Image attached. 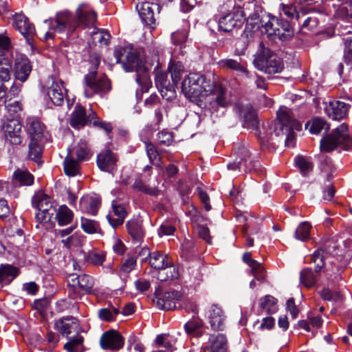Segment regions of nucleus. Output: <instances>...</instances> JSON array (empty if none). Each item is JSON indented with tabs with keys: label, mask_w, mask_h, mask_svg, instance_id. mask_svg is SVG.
I'll return each instance as SVG.
<instances>
[{
	"label": "nucleus",
	"mask_w": 352,
	"mask_h": 352,
	"mask_svg": "<svg viewBox=\"0 0 352 352\" xmlns=\"http://www.w3.org/2000/svg\"><path fill=\"white\" fill-rule=\"evenodd\" d=\"M182 91L185 97L201 108L212 111L216 107H226L230 100L226 91L220 85L208 80L199 74H190L182 83Z\"/></svg>",
	"instance_id": "nucleus-1"
},
{
	"label": "nucleus",
	"mask_w": 352,
	"mask_h": 352,
	"mask_svg": "<svg viewBox=\"0 0 352 352\" xmlns=\"http://www.w3.org/2000/svg\"><path fill=\"white\" fill-rule=\"evenodd\" d=\"M97 21L96 12L88 5L80 4L76 11V16L73 17L68 11L58 13L54 19L45 21L49 23L50 29L61 33L64 32H74L77 28H95Z\"/></svg>",
	"instance_id": "nucleus-2"
},
{
	"label": "nucleus",
	"mask_w": 352,
	"mask_h": 352,
	"mask_svg": "<svg viewBox=\"0 0 352 352\" xmlns=\"http://www.w3.org/2000/svg\"><path fill=\"white\" fill-rule=\"evenodd\" d=\"M116 63L122 65L126 72L135 70L137 82L142 87V91L147 92L151 87V81L147 70L142 67L138 53L131 48L118 47L114 50Z\"/></svg>",
	"instance_id": "nucleus-3"
},
{
	"label": "nucleus",
	"mask_w": 352,
	"mask_h": 352,
	"mask_svg": "<svg viewBox=\"0 0 352 352\" xmlns=\"http://www.w3.org/2000/svg\"><path fill=\"white\" fill-rule=\"evenodd\" d=\"M56 329L63 336L69 337L70 334L76 333V336L64 345V349L69 352H84V338L78 335L81 328L78 320L74 317H66L55 322Z\"/></svg>",
	"instance_id": "nucleus-4"
},
{
	"label": "nucleus",
	"mask_w": 352,
	"mask_h": 352,
	"mask_svg": "<svg viewBox=\"0 0 352 352\" xmlns=\"http://www.w3.org/2000/svg\"><path fill=\"white\" fill-rule=\"evenodd\" d=\"M277 118L278 121L277 122H272L269 125L267 131L259 136L263 145L269 143L272 144L270 142L273 139L272 136L274 132L280 131L284 133V130H286L287 128L296 131L301 129L300 123L294 118L290 109L287 108L280 109L277 112Z\"/></svg>",
	"instance_id": "nucleus-5"
},
{
	"label": "nucleus",
	"mask_w": 352,
	"mask_h": 352,
	"mask_svg": "<svg viewBox=\"0 0 352 352\" xmlns=\"http://www.w3.org/2000/svg\"><path fill=\"white\" fill-rule=\"evenodd\" d=\"M338 147L352 151V137L349 135V125L343 123L320 141L322 151L331 152Z\"/></svg>",
	"instance_id": "nucleus-6"
},
{
	"label": "nucleus",
	"mask_w": 352,
	"mask_h": 352,
	"mask_svg": "<svg viewBox=\"0 0 352 352\" xmlns=\"http://www.w3.org/2000/svg\"><path fill=\"white\" fill-rule=\"evenodd\" d=\"M254 66L268 74L280 73L283 69L281 59L260 42L258 50L254 60Z\"/></svg>",
	"instance_id": "nucleus-7"
},
{
	"label": "nucleus",
	"mask_w": 352,
	"mask_h": 352,
	"mask_svg": "<svg viewBox=\"0 0 352 352\" xmlns=\"http://www.w3.org/2000/svg\"><path fill=\"white\" fill-rule=\"evenodd\" d=\"M99 64L100 58L97 56L95 58L94 70L89 72L85 76L84 80L86 85L85 96L87 98H90L94 94L102 96L111 89L110 81L105 75L98 76L96 69Z\"/></svg>",
	"instance_id": "nucleus-8"
},
{
	"label": "nucleus",
	"mask_w": 352,
	"mask_h": 352,
	"mask_svg": "<svg viewBox=\"0 0 352 352\" xmlns=\"http://www.w3.org/2000/svg\"><path fill=\"white\" fill-rule=\"evenodd\" d=\"M32 202L33 206L38 210L36 214V219L39 223L50 221L56 211L51 198L43 192L35 194Z\"/></svg>",
	"instance_id": "nucleus-9"
},
{
	"label": "nucleus",
	"mask_w": 352,
	"mask_h": 352,
	"mask_svg": "<svg viewBox=\"0 0 352 352\" xmlns=\"http://www.w3.org/2000/svg\"><path fill=\"white\" fill-rule=\"evenodd\" d=\"M94 118L96 113L91 109L86 110L81 104L78 103L70 115L69 124L72 127L79 129L91 124Z\"/></svg>",
	"instance_id": "nucleus-10"
},
{
	"label": "nucleus",
	"mask_w": 352,
	"mask_h": 352,
	"mask_svg": "<svg viewBox=\"0 0 352 352\" xmlns=\"http://www.w3.org/2000/svg\"><path fill=\"white\" fill-rule=\"evenodd\" d=\"M181 294L176 291L162 292L160 287L156 289L154 304L160 309L173 310L177 307V303L181 298Z\"/></svg>",
	"instance_id": "nucleus-11"
},
{
	"label": "nucleus",
	"mask_w": 352,
	"mask_h": 352,
	"mask_svg": "<svg viewBox=\"0 0 352 352\" xmlns=\"http://www.w3.org/2000/svg\"><path fill=\"white\" fill-rule=\"evenodd\" d=\"M2 131L5 140L12 145H19L21 144L23 135L22 125L16 119L8 120L2 125Z\"/></svg>",
	"instance_id": "nucleus-12"
},
{
	"label": "nucleus",
	"mask_w": 352,
	"mask_h": 352,
	"mask_svg": "<svg viewBox=\"0 0 352 352\" xmlns=\"http://www.w3.org/2000/svg\"><path fill=\"white\" fill-rule=\"evenodd\" d=\"M68 285L70 290L74 292L72 298H76V294L80 291L90 292L94 286V279L89 275L82 274H72L67 278Z\"/></svg>",
	"instance_id": "nucleus-13"
},
{
	"label": "nucleus",
	"mask_w": 352,
	"mask_h": 352,
	"mask_svg": "<svg viewBox=\"0 0 352 352\" xmlns=\"http://www.w3.org/2000/svg\"><path fill=\"white\" fill-rule=\"evenodd\" d=\"M263 12L261 0H252L247 4H244L243 10L240 11L243 13V17L248 16L247 23L252 28L259 29L262 21L260 19V13Z\"/></svg>",
	"instance_id": "nucleus-14"
},
{
	"label": "nucleus",
	"mask_w": 352,
	"mask_h": 352,
	"mask_svg": "<svg viewBox=\"0 0 352 352\" xmlns=\"http://www.w3.org/2000/svg\"><path fill=\"white\" fill-rule=\"evenodd\" d=\"M338 248V245L333 239H329L325 241L324 245L316 250L311 256V263L316 264V271H320L324 266V260L327 258V255L336 253V250Z\"/></svg>",
	"instance_id": "nucleus-15"
},
{
	"label": "nucleus",
	"mask_w": 352,
	"mask_h": 352,
	"mask_svg": "<svg viewBox=\"0 0 352 352\" xmlns=\"http://www.w3.org/2000/svg\"><path fill=\"white\" fill-rule=\"evenodd\" d=\"M160 8L159 4L148 1L139 3L136 5V9L142 22L150 26L152 29L155 28V12H157V13H160Z\"/></svg>",
	"instance_id": "nucleus-16"
},
{
	"label": "nucleus",
	"mask_w": 352,
	"mask_h": 352,
	"mask_svg": "<svg viewBox=\"0 0 352 352\" xmlns=\"http://www.w3.org/2000/svg\"><path fill=\"white\" fill-rule=\"evenodd\" d=\"M243 23V13L240 11L229 12L219 19V30L230 32L234 29L239 28Z\"/></svg>",
	"instance_id": "nucleus-17"
},
{
	"label": "nucleus",
	"mask_w": 352,
	"mask_h": 352,
	"mask_svg": "<svg viewBox=\"0 0 352 352\" xmlns=\"http://www.w3.org/2000/svg\"><path fill=\"white\" fill-rule=\"evenodd\" d=\"M25 129L30 141H43L45 126L38 118H28L25 120Z\"/></svg>",
	"instance_id": "nucleus-18"
},
{
	"label": "nucleus",
	"mask_w": 352,
	"mask_h": 352,
	"mask_svg": "<svg viewBox=\"0 0 352 352\" xmlns=\"http://www.w3.org/2000/svg\"><path fill=\"white\" fill-rule=\"evenodd\" d=\"M124 338L117 331L111 329L104 333L100 340L101 347L105 350H119L124 346Z\"/></svg>",
	"instance_id": "nucleus-19"
},
{
	"label": "nucleus",
	"mask_w": 352,
	"mask_h": 352,
	"mask_svg": "<svg viewBox=\"0 0 352 352\" xmlns=\"http://www.w3.org/2000/svg\"><path fill=\"white\" fill-rule=\"evenodd\" d=\"M320 167L321 170L322 172H324L327 173V179L325 181V184H324V195L323 198L325 200L330 201L332 199V198L334 196L336 190L333 185V184L331 182V178L332 177L331 171V160L329 158H328L327 156L321 155L320 157Z\"/></svg>",
	"instance_id": "nucleus-20"
},
{
	"label": "nucleus",
	"mask_w": 352,
	"mask_h": 352,
	"mask_svg": "<svg viewBox=\"0 0 352 352\" xmlns=\"http://www.w3.org/2000/svg\"><path fill=\"white\" fill-rule=\"evenodd\" d=\"M155 84L164 99L169 100L175 97V87L176 85L168 80V74L157 72L155 76Z\"/></svg>",
	"instance_id": "nucleus-21"
},
{
	"label": "nucleus",
	"mask_w": 352,
	"mask_h": 352,
	"mask_svg": "<svg viewBox=\"0 0 352 352\" xmlns=\"http://www.w3.org/2000/svg\"><path fill=\"white\" fill-rule=\"evenodd\" d=\"M13 25L30 43L35 33V28L28 17L21 14H15L13 18Z\"/></svg>",
	"instance_id": "nucleus-22"
},
{
	"label": "nucleus",
	"mask_w": 352,
	"mask_h": 352,
	"mask_svg": "<svg viewBox=\"0 0 352 352\" xmlns=\"http://www.w3.org/2000/svg\"><path fill=\"white\" fill-rule=\"evenodd\" d=\"M117 156L111 150L105 149L97 156L98 167L102 171L112 173L116 169Z\"/></svg>",
	"instance_id": "nucleus-23"
},
{
	"label": "nucleus",
	"mask_w": 352,
	"mask_h": 352,
	"mask_svg": "<svg viewBox=\"0 0 352 352\" xmlns=\"http://www.w3.org/2000/svg\"><path fill=\"white\" fill-rule=\"evenodd\" d=\"M350 105L340 100H333L326 106L324 111L333 120H340L347 117Z\"/></svg>",
	"instance_id": "nucleus-24"
},
{
	"label": "nucleus",
	"mask_w": 352,
	"mask_h": 352,
	"mask_svg": "<svg viewBox=\"0 0 352 352\" xmlns=\"http://www.w3.org/2000/svg\"><path fill=\"white\" fill-rule=\"evenodd\" d=\"M208 322L213 330H223L226 316L221 307L213 304L208 311Z\"/></svg>",
	"instance_id": "nucleus-25"
},
{
	"label": "nucleus",
	"mask_w": 352,
	"mask_h": 352,
	"mask_svg": "<svg viewBox=\"0 0 352 352\" xmlns=\"http://www.w3.org/2000/svg\"><path fill=\"white\" fill-rule=\"evenodd\" d=\"M237 158L232 163L228 164V168L232 170H238L239 172L251 171L252 168L248 167L247 162L250 159V153L248 148L245 146L239 148L236 153Z\"/></svg>",
	"instance_id": "nucleus-26"
},
{
	"label": "nucleus",
	"mask_w": 352,
	"mask_h": 352,
	"mask_svg": "<svg viewBox=\"0 0 352 352\" xmlns=\"http://www.w3.org/2000/svg\"><path fill=\"white\" fill-rule=\"evenodd\" d=\"M112 212L116 218H113L111 214H109L107 216V218L111 226L113 228H116L123 224L124 219L127 215V212L125 206L122 204H119L116 201H112Z\"/></svg>",
	"instance_id": "nucleus-27"
},
{
	"label": "nucleus",
	"mask_w": 352,
	"mask_h": 352,
	"mask_svg": "<svg viewBox=\"0 0 352 352\" xmlns=\"http://www.w3.org/2000/svg\"><path fill=\"white\" fill-rule=\"evenodd\" d=\"M32 71L30 60L26 57L17 58L15 61L14 74L16 78L23 82Z\"/></svg>",
	"instance_id": "nucleus-28"
},
{
	"label": "nucleus",
	"mask_w": 352,
	"mask_h": 352,
	"mask_svg": "<svg viewBox=\"0 0 352 352\" xmlns=\"http://www.w3.org/2000/svg\"><path fill=\"white\" fill-rule=\"evenodd\" d=\"M235 108L240 117L243 119L247 127L254 126L256 124V114L251 105H241L238 104L236 105Z\"/></svg>",
	"instance_id": "nucleus-29"
},
{
	"label": "nucleus",
	"mask_w": 352,
	"mask_h": 352,
	"mask_svg": "<svg viewBox=\"0 0 352 352\" xmlns=\"http://www.w3.org/2000/svg\"><path fill=\"white\" fill-rule=\"evenodd\" d=\"M208 344L204 351L210 350V352H226L227 351V340L221 333L211 335L208 340Z\"/></svg>",
	"instance_id": "nucleus-30"
},
{
	"label": "nucleus",
	"mask_w": 352,
	"mask_h": 352,
	"mask_svg": "<svg viewBox=\"0 0 352 352\" xmlns=\"http://www.w3.org/2000/svg\"><path fill=\"white\" fill-rule=\"evenodd\" d=\"M100 204L99 199L88 195L82 197L80 200V210L83 212L92 215L97 214Z\"/></svg>",
	"instance_id": "nucleus-31"
},
{
	"label": "nucleus",
	"mask_w": 352,
	"mask_h": 352,
	"mask_svg": "<svg viewBox=\"0 0 352 352\" xmlns=\"http://www.w3.org/2000/svg\"><path fill=\"white\" fill-rule=\"evenodd\" d=\"M294 31L287 21L278 20V26L276 27L273 34L276 36L281 41H286L294 36Z\"/></svg>",
	"instance_id": "nucleus-32"
},
{
	"label": "nucleus",
	"mask_w": 352,
	"mask_h": 352,
	"mask_svg": "<svg viewBox=\"0 0 352 352\" xmlns=\"http://www.w3.org/2000/svg\"><path fill=\"white\" fill-rule=\"evenodd\" d=\"M171 263V260L166 254L157 252L149 254V264L155 270L162 271Z\"/></svg>",
	"instance_id": "nucleus-33"
},
{
	"label": "nucleus",
	"mask_w": 352,
	"mask_h": 352,
	"mask_svg": "<svg viewBox=\"0 0 352 352\" xmlns=\"http://www.w3.org/2000/svg\"><path fill=\"white\" fill-rule=\"evenodd\" d=\"M13 180L21 186H32L34 177L26 168H17L13 173Z\"/></svg>",
	"instance_id": "nucleus-34"
},
{
	"label": "nucleus",
	"mask_w": 352,
	"mask_h": 352,
	"mask_svg": "<svg viewBox=\"0 0 352 352\" xmlns=\"http://www.w3.org/2000/svg\"><path fill=\"white\" fill-rule=\"evenodd\" d=\"M19 273L17 267L9 264L0 266V283L9 284Z\"/></svg>",
	"instance_id": "nucleus-35"
},
{
	"label": "nucleus",
	"mask_w": 352,
	"mask_h": 352,
	"mask_svg": "<svg viewBox=\"0 0 352 352\" xmlns=\"http://www.w3.org/2000/svg\"><path fill=\"white\" fill-rule=\"evenodd\" d=\"M47 94L52 102L56 106H61L64 102V94L63 93L62 86L57 82H53L48 87Z\"/></svg>",
	"instance_id": "nucleus-36"
},
{
	"label": "nucleus",
	"mask_w": 352,
	"mask_h": 352,
	"mask_svg": "<svg viewBox=\"0 0 352 352\" xmlns=\"http://www.w3.org/2000/svg\"><path fill=\"white\" fill-rule=\"evenodd\" d=\"M80 164L78 160L74 159L72 152H68L64 160V171L69 177H74L80 173Z\"/></svg>",
	"instance_id": "nucleus-37"
},
{
	"label": "nucleus",
	"mask_w": 352,
	"mask_h": 352,
	"mask_svg": "<svg viewBox=\"0 0 352 352\" xmlns=\"http://www.w3.org/2000/svg\"><path fill=\"white\" fill-rule=\"evenodd\" d=\"M129 234L136 243H140L144 237L142 225L136 220L129 221L126 223Z\"/></svg>",
	"instance_id": "nucleus-38"
},
{
	"label": "nucleus",
	"mask_w": 352,
	"mask_h": 352,
	"mask_svg": "<svg viewBox=\"0 0 352 352\" xmlns=\"http://www.w3.org/2000/svg\"><path fill=\"white\" fill-rule=\"evenodd\" d=\"M320 271L316 272V269L314 272L311 268L307 267L302 270L300 272V281L306 287H311L314 286L318 280V273Z\"/></svg>",
	"instance_id": "nucleus-39"
},
{
	"label": "nucleus",
	"mask_w": 352,
	"mask_h": 352,
	"mask_svg": "<svg viewBox=\"0 0 352 352\" xmlns=\"http://www.w3.org/2000/svg\"><path fill=\"white\" fill-rule=\"evenodd\" d=\"M202 321L199 319H192L186 323L184 329L188 336L199 338L203 335Z\"/></svg>",
	"instance_id": "nucleus-40"
},
{
	"label": "nucleus",
	"mask_w": 352,
	"mask_h": 352,
	"mask_svg": "<svg viewBox=\"0 0 352 352\" xmlns=\"http://www.w3.org/2000/svg\"><path fill=\"white\" fill-rule=\"evenodd\" d=\"M54 214L59 226L69 224L74 216L73 212L65 205L60 206Z\"/></svg>",
	"instance_id": "nucleus-41"
},
{
	"label": "nucleus",
	"mask_w": 352,
	"mask_h": 352,
	"mask_svg": "<svg viewBox=\"0 0 352 352\" xmlns=\"http://www.w3.org/2000/svg\"><path fill=\"white\" fill-rule=\"evenodd\" d=\"M144 144L146 154L151 163L162 169V166L161 163V157L160 156V154L155 145L148 141L144 142Z\"/></svg>",
	"instance_id": "nucleus-42"
},
{
	"label": "nucleus",
	"mask_w": 352,
	"mask_h": 352,
	"mask_svg": "<svg viewBox=\"0 0 352 352\" xmlns=\"http://www.w3.org/2000/svg\"><path fill=\"white\" fill-rule=\"evenodd\" d=\"M69 152H72L73 157L76 155L78 161L88 160L91 156L89 149L85 140H80L78 145Z\"/></svg>",
	"instance_id": "nucleus-43"
},
{
	"label": "nucleus",
	"mask_w": 352,
	"mask_h": 352,
	"mask_svg": "<svg viewBox=\"0 0 352 352\" xmlns=\"http://www.w3.org/2000/svg\"><path fill=\"white\" fill-rule=\"evenodd\" d=\"M43 141H30L28 144L29 159L38 162L42 154Z\"/></svg>",
	"instance_id": "nucleus-44"
},
{
	"label": "nucleus",
	"mask_w": 352,
	"mask_h": 352,
	"mask_svg": "<svg viewBox=\"0 0 352 352\" xmlns=\"http://www.w3.org/2000/svg\"><path fill=\"white\" fill-rule=\"evenodd\" d=\"M309 131L313 134H318L320 131L325 129H328L329 126L326 121L318 117L314 118L311 120L306 124V128H308Z\"/></svg>",
	"instance_id": "nucleus-45"
},
{
	"label": "nucleus",
	"mask_w": 352,
	"mask_h": 352,
	"mask_svg": "<svg viewBox=\"0 0 352 352\" xmlns=\"http://www.w3.org/2000/svg\"><path fill=\"white\" fill-rule=\"evenodd\" d=\"M277 300L270 295H267L259 300L260 307L267 314H273L276 311Z\"/></svg>",
	"instance_id": "nucleus-46"
},
{
	"label": "nucleus",
	"mask_w": 352,
	"mask_h": 352,
	"mask_svg": "<svg viewBox=\"0 0 352 352\" xmlns=\"http://www.w3.org/2000/svg\"><path fill=\"white\" fill-rule=\"evenodd\" d=\"M221 67L228 68L241 73L244 74L247 77H249V72L246 67L243 65L240 64L235 60L233 59H225L219 62Z\"/></svg>",
	"instance_id": "nucleus-47"
},
{
	"label": "nucleus",
	"mask_w": 352,
	"mask_h": 352,
	"mask_svg": "<svg viewBox=\"0 0 352 352\" xmlns=\"http://www.w3.org/2000/svg\"><path fill=\"white\" fill-rule=\"evenodd\" d=\"M91 36L94 44L98 43L100 45H107L111 38L110 34L103 29H98L91 33Z\"/></svg>",
	"instance_id": "nucleus-48"
},
{
	"label": "nucleus",
	"mask_w": 352,
	"mask_h": 352,
	"mask_svg": "<svg viewBox=\"0 0 352 352\" xmlns=\"http://www.w3.org/2000/svg\"><path fill=\"white\" fill-rule=\"evenodd\" d=\"M12 66L6 58H0V82H7L10 78Z\"/></svg>",
	"instance_id": "nucleus-49"
},
{
	"label": "nucleus",
	"mask_w": 352,
	"mask_h": 352,
	"mask_svg": "<svg viewBox=\"0 0 352 352\" xmlns=\"http://www.w3.org/2000/svg\"><path fill=\"white\" fill-rule=\"evenodd\" d=\"M106 258V254L104 252L100 251H90L85 256L87 262L94 265H101L104 262Z\"/></svg>",
	"instance_id": "nucleus-50"
},
{
	"label": "nucleus",
	"mask_w": 352,
	"mask_h": 352,
	"mask_svg": "<svg viewBox=\"0 0 352 352\" xmlns=\"http://www.w3.org/2000/svg\"><path fill=\"white\" fill-rule=\"evenodd\" d=\"M311 225L307 222L301 223L296 230L295 237L296 239L305 241L309 238Z\"/></svg>",
	"instance_id": "nucleus-51"
},
{
	"label": "nucleus",
	"mask_w": 352,
	"mask_h": 352,
	"mask_svg": "<svg viewBox=\"0 0 352 352\" xmlns=\"http://www.w3.org/2000/svg\"><path fill=\"white\" fill-rule=\"evenodd\" d=\"M178 276L177 269L170 264L159 273L158 278L161 281H166L168 279L177 278Z\"/></svg>",
	"instance_id": "nucleus-52"
},
{
	"label": "nucleus",
	"mask_w": 352,
	"mask_h": 352,
	"mask_svg": "<svg viewBox=\"0 0 352 352\" xmlns=\"http://www.w3.org/2000/svg\"><path fill=\"white\" fill-rule=\"evenodd\" d=\"M133 188L152 196L158 195L160 192L157 188L148 186L141 179H136L133 184Z\"/></svg>",
	"instance_id": "nucleus-53"
},
{
	"label": "nucleus",
	"mask_w": 352,
	"mask_h": 352,
	"mask_svg": "<svg viewBox=\"0 0 352 352\" xmlns=\"http://www.w3.org/2000/svg\"><path fill=\"white\" fill-rule=\"evenodd\" d=\"M184 70V66L179 62L173 63L170 66L168 67V71L170 74V76L172 78V81L173 82V84L177 85L179 82Z\"/></svg>",
	"instance_id": "nucleus-54"
},
{
	"label": "nucleus",
	"mask_w": 352,
	"mask_h": 352,
	"mask_svg": "<svg viewBox=\"0 0 352 352\" xmlns=\"http://www.w3.org/2000/svg\"><path fill=\"white\" fill-rule=\"evenodd\" d=\"M81 227L85 232L89 234L98 232L100 229L97 221L85 217L81 218Z\"/></svg>",
	"instance_id": "nucleus-55"
},
{
	"label": "nucleus",
	"mask_w": 352,
	"mask_h": 352,
	"mask_svg": "<svg viewBox=\"0 0 352 352\" xmlns=\"http://www.w3.org/2000/svg\"><path fill=\"white\" fill-rule=\"evenodd\" d=\"M83 239L84 237L82 236L75 234L68 236L65 239H63L61 242L66 248L69 249L72 247L81 246L82 245Z\"/></svg>",
	"instance_id": "nucleus-56"
},
{
	"label": "nucleus",
	"mask_w": 352,
	"mask_h": 352,
	"mask_svg": "<svg viewBox=\"0 0 352 352\" xmlns=\"http://www.w3.org/2000/svg\"><path fill=\"white\" fill-rule=\"evenodd\" d=\"M261 20L262 21V22L260 24V28H264L265 33H267L268 35H274L273 32L275 30L276 27L278 26L279 19L276 17H271L267 21H265L263 19H261Z\"/></svg>",
	"instance_id": "nucleus-57"
},
{
	"label": "nucleus",
	"mask_w": 352,
	"mask_h": 352,
	"mask_svg": "<svg viewBox=\"0 0 352 352\" xmlns=\"http://www.w3.org/2000/svg\"><path fill=\"white\" fill-rule=\"evenodd\" d=\"M320 295L324 300L333 302H340L342 300V294L339 291H331L328 288H325L322 290Z\"/></svg>",
	"instance_id": "nucleus-58"
},
{
	"label": "nucleus",
	"mask_w": 352,
	"mask_h": 352,
	"mask_svg": "<svg viewBox=\"0 0 352 352\" xmlns=\"http://www.w3.org/2000/svg\"><path fill=\"white\" fill-rule=\"evenodd\" d=\"M294 129H286L284 130V133L280 131L274 132L275 136L278 137L280 135H286L285 139V146L287 147H293L294 146L295 142V133L294 132Z\"/></svg>",
	"instance_id": "nucleus-59"
},
{
	"label": "nucleus",
	"mask_w": 352,
	"mask_h": 352,
	"mask_svg": "<svg viewBox=\"0 0 352 352\" xmlns=\"http://www.w3.org/2000/svg\"><path fill=\"white\" fill-rule=\"evenodd\" d=\"M280 14L290 19L296 17L298 19L300 18L299 13L297 12L296 8L292 5H285L282 3L280 5Z\"/></svg>",
	"instance_id": "nucleus-60"
},
{
	"label": "nucleus",
	"mask_w": 352,
	"mask_h": 352,
	"mask_svg": "<svg viewBox=\"0 0 352 352\" xmlns=\"http://www.w3.org/2000/svg\"><path fill=\"white\" fill-rule=\"evenodd\" d=\"M344 58L348 61H352V36H348L344 38Z\"/></svg>",
	"instance_id": "nucleus-61"
},
{
	"label": "nucleus",
	"mask_w": 352,
	"mask_h": 352,
	"mask_svg": "<svg viewBox=\"0 0 352 352\" xmlns=\"http://www.w3.org/2000/svg\"><path fill=\"white\" fill-rule=\"evenodd\" d=\"M11 42L10 38L3 34H0V56H3L11 49Z\"/></svg>",
	"instance_id": "nucleus-62"
},
{
	"label": "nucleus",
	"mask_w": 352,
	"mask_h": 352,
	"mask_svg": "<svg viewBox=\"0 0 352 352\" xmlns=\"http://www.w3.org/2000/svg\"><path fill=\"white\" fill-rule=\"evenodd\" d=\"M136 265V259L133 257L127 258L121 265L120 272L124 274L130 273Z\"/></svg>",
	"instance_id": "nucleus-63"
},
{
	"label": "nucleus",
	"mask_w": 352,
	"mask_h": 352,
	"mask_svg": "<svg viewBox=\"0 0 352 352\" xmlns=\"http://www.w3.org/2000/svg\"><path fill=\"white\" fill-rule=\"evenodd\" d=\"M295 162L303 174L312 169V164L302 157H296Z\"/></svg>",
	"instance_id": "nucleus-64"
}]
</instances>
